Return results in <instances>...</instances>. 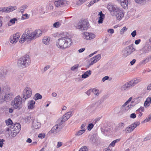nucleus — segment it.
<instances>
[{
  "instance_id": "1",
  "label": "nucleus",
  "mask_w": 151,
  "mask_h": 151,
  "mask_svg": "<svg viewBox=\"0 0 151 151\" xmlns=\"http://www.w3.org/2000/svg\"><path fill=\"white\" fill-rule=\"evenodd\" d=\"M71 114V112H68L60 118L57 121V124L52 128L50 132L52 133L58 132L61 129L60 126L70 117Z\"/></svg>"
},
{
  "instance_id": "2",
  "label": "nucleus",
  "mask_w": 151,
  "mask_h": 151,
  "mask_svg": "<svg viewBox=\"0 0 151 151\" xmlns=\"http://www.w3.org/2000/svg\"><path fill=\"white\" fill-rule=\"evenodd\" d=\"M71 39L66 36L58 39L56 42V46L59 48L64 50L69 47L71 44Z\"/></svg>"
},
{
  "instance_id": "3",
  "label": "nucleus",
  "mask_w": 151,
  "mask_h": 151,
  "mask_svg": "<svg viewBox=\"0 0 151 151\" xmlns=\"http://www.w3.org/2000/svg\"><path fill=\"white\" fill-rule=\"evenodd\" d=\"M30 62L29 56L25 55L19 59L18 61V65L19 67L24 68L28 66Z\"/></svg>"
},
{
  "instance_id": "4",
  "label": "nucleus",
  "mask_w": 151,
  "mask_h": 151,
  "mask_svg": "<svg viewBox=\"0 0 151 151\" xmlns=\"http://www.w3.org/2000/svg\"><path fill=\"white\" fill-rule=\"evenodd\" d=\"M21 127L19 123L15 124L10 126L7 129V131L11 133V135L13 137H15L19 132Z\"/></svg>"
},
{
  "instance_id": "5",
  "label": "nucleus",
  "mask_w": 151,
  "mask_h": 151,
  "mask_svg": "<svg viewBox=\"0 0 151 151\" xmlns=\"http://www.w3.org/2000/svg\"><path fill=\"white\" fill-rule=\"evenodd\" d=\"M23 99L19 96H17L11 102V104L14 109L19 110L23 106Z\"/></svg>"
},
{
  "instance_id": "6",
  "label": "nucleus",
  "mask_w": 151,
  "mask_h": 151,
  "mask_svg": "<svg viewBox=\"0 0 151 151\" xmlns=\"http://www.w3.org/2000/svg\"><path fill=\"white\" fill-rule=\"evenodd\" d=\"M34 36L33 32L30 31L29 29H27L20 38L19 42L21 43H23L27 39L29 40L34 39Z\"/></svg>"
},
{
  "instance_id": "7",
  "label": "nucleus",
  "mask_w": 151,
  "mask_h": 151,
  "mask_svg": "<svg viewBox=\"0 0 151 151\" xmlns=\"http://www.w3.org/2000/svg\"><path fill=\"white\" fill-rule=\"evenodd\" d=\"M89 23L85 19L81 20L79 22L76 27L80 30H86L89 27Z\"/></svg>"
},
{
  "instance_id": "8",
  "label": "nucleus",
  "mask_w": 151,
  "mask_h": 151,
  "mask_svg": "<svg viewBox=\"0 0 151 151\" xmlns=\"http://www.w3.org/2000/svg\"><path fill=\"white\" fill-rule=\"evenodd\" d=\"M134 49L131 45L126 47L122 51V55L124 58H125L132 52Z\"/></svg>"
},
{
  "instance_id": "9",
  "label": "nucleus",
  "mask_w": 151,
  "mask_h": 151,
  "mask_svg": "<svg viewBox=\"0 0 151 151\" xmlns=\"http://www.w3.org/2000/svg\"><path fill=\"white\" fill-rule=\"evenodd\" d=\"M32 94L31 89L29 87H26L23 91L22 93V99L23 101L29 98Z\"/></svg>"
},
{
  "instance_id": "10",
  "label": "nucleus",
  "mask_w": 151,
  "mask_h": 151,
  "mask_svg": "<svg viewBox=\"0 0 151 151\" xmlns=\"http://www.w3.org/2000/svg\"><path fill=\"white\" fill-rule=\"evenodd\" d=\"M107 8L112 16H114L115 13L120 9L116 5L113 4H108L107 6Z\"/></svg>"
},
{
  "instance_id": "11",
  "label": "nucleus",
  "mask_w": 151,
  "mask_h": 151,
  "mask_svg": "<svg viewBox=\"0 0 151 151\" xmlns=\"http://www.w3.org/2000/svg\"><path fill=\"white\" fill-rule=\"evenodd\" d=\"M101 58V55L100 54H98L94 57L91 58L90 60V62L87 67H89L91 65H93L97 61H98Z\"/></svg>"
},
{
  "instance_id": "12",
  "label": "nucleus",
  "mask_w": 151,
  "mask_h": 151,
  "mask_svg": "<svg viewBox=\"0 0 151 151\" xmlns=\"http://www.w3.org/2000/svg\"><path fill=\"white\" fill-rule=\"evenodd\" d=\"M132 107V105L129 104L125 103L121 107L120 112L123 113L126 112Z\"/></svg>"
},
{
  "instance_id": "13",
  "label": "nucleus",
  "mask_w": 151,
  "mask_h": 151,
  "mask_svg": "<svg viewBox=\"0 0 151 151\" xmlns=\"http://www.w3.org/2000/svg\"><path fill=\"white\" fill-rule=\"evenodd\" d=\"M55 6L58 7H62L66 6L68 4L67 2L64 0H58L55 2Z\"/></svg>"
},
{
  "instance_id": "14",
  "label": "nucleus",
  "mask_w": 151,
  "mask_h": 151,
  "mask_svg": "<svg viewBox=\"0 0 151 151\" xmlns=\"http://www.w3.org/2000/svg\"><path fill=\"white\" fill-rule=\"evenodd\" d=\"M95 37V35L92 33L86 32L83 33V38L87 40L93 39Z\"/></svg>"
},
{
  "instance_id": "15",
  "label": "nucleus",
  "mask_w": 151,
  "mask_h": 151,
  "mask_svg": "<svg viewBox=\"0 0 151 151\" xmlns=\"http://www.w3.org/2000/svg\"><path fill=\"white\" fill-rule=\"evenodd\" d=\"M129 0H117V1L124 9H127L128 7V4Z\"/></svg>"
},
{
  "instance_id": "16",
  "label": "nucleus",
  "mask_w": 151,
  "mask_h": 151,
  "mask_svg": "<svg viewBox=\"0 0 151 151\" xmlns=\"http://www.w3.org/2000/svg\"><path fill=\"white\" fill-rule=\"evenodd\" d=\"M19 33H17L13 35L10 38V42L12 44H15L18 40L20 37Z\"/></svg>"
},
{
  "instance_id": "17",
  "label": "nucleus",
  "mask_w": 151,
  "mask_h": 151,
  "mask_svg": "<svg viewBox=\"0 0 151 151\" xmlns=\"http://www.w3.org/2000/svg\"><path fill=\"white\" fill-rule=\"evenodd\" d=\"M124 14L123 11L120 9L115 13L114 16H116L117 19L120 20L123 17Z\"/></svg>"
},
{
  "instance_id": "18",
  "label": "nucleus",
  "mask_w": 151,
  "mask_h": 151,
  "mask_svg": "<svg viewBox=\"0 0 151 151\" xmlns=\"http://www.w3.org/2000/svg\"><path fill=\"white\" fill-rule=\"evenodd\" d=\"M32 125L34 128L37 129L40 127L41 124L37 119H34L32 121Z\"/></svg>"
},
{
  "instance_id": "19",
  "label": "nucleus",
  "mask_w": 151,
  "mask_h": 151,
  "mask_svg": "<svg viewBox=\"0 0 151 151\" xmlns=\"http://www.w3.org/2000/svg\"><path fill=\"white\" fill-rule=\"evenodd\" d=\"M132 87L129 81L126 83L122 85L121 87V90L124 91L128 90Z\"/></svg>"
},
{
  "instance_id": "20",
  "label": "nucleus",
  "mask_w": 151,
  "mask_h": 151,
  "mask_svg": "<svg viewBox=\"0 0 151 151\" xmlns=\"http://www.w3.org/2000/svg\"><path fill=\"white\" fill-rule=\"evenodd\" d=\"M141 81L142 79L141 78H135L133 80H131L130 81V83H131L132 87H133Z\"/></svg>"
},
{
  "instance_id": "21",
  "label": "nucleus",
  "mask_w": 151,
  "mask_h": 151,
  "mask_svg": "<svg viewBox=\"0 0 151 151\" xmlns=\"http://www.w3.org/2000/svg\"><path fill=\"white\" fill-rule=\"evenodd\" d=\"M35 101L33 100L29 101L28 102V108L29 109H32L35 107Z\"/></svg>"
},
{
  "instance_id": "22",
  "label": "nucleus",
  "mask_w": 151,
  "mask_h": 151,
  "mask_svg": "<svg viewBox=\"0 0 151 151\" xmlns=\"http://www.w3.org/2000/svg\"><path fill=\"white\" fill-rule=\"evenodd\" d=\"M125 126V124L122 122H120L116 126L115 128V130L116 131H119V130L122 129Z\"/></svg>"
},
{
  "instance_id": "23",
  "label": "nucleus",
  "mask_w": 151,
  "mask_h": 151,
  "mask_svg": "<svg viewBox=\"0 0 151 151\" xmlns=\"http://www.w3.org/2000/svg\"><path fill=\"white\" fill-rule=\"evenodd\" d=\"M98 15L100 16L98 22L99 24L102 23L103 22V19L105 18V15L102 13L101 11L100 12H99Z\"/></svg>"
},
{
  "instance_id": "24",
  "label": "nucleus",
  "mask_w": 151,
  "mask_h": 151,
  "mask_svg": "<svg viewBox=\"0 0 151 151\" xmlns=\"http://www.w3.org/2000/svg\"><path fill=\"white\" fill-rule=\"evenodd\" d=\"M33 34H34L35 39L37 37H39L41 35L42 31L40 29H37L35 30L33 32Z\"/></svg>"
},
{
  "instance_id": "25",
  "label": "nucleus",
  "mask_w": 151,
  "mask_h": 151,
  "mask_svg": "<svg viewBox=\"0 0 151 151\" xmlns=\"http://www.w3.org/2000/svg\"><path fill=\"white\" fill-rule=\"evenodd\" d=\"M12 94L10 92L6 94L4 96V99L5 101L11 100L12 98Z\"/></svg>"
},
{
  "instance_id": "26",
  "label": "nucleus",
  "mask_w": 151,
  "mask_h": 151,
  "mask_svg": "<svg viewBox=\"0 0 151 151\" xmlns=\"http://www.w3.org/2000/svg\"><path fill=\"white\" fill-rule=\"evenodd\" d=\"M151 103V98L148 97L144 103V106L146 107H147Z\"/></svg>"
},
{
  "instance_id": "27",
  "label": "nucleus",
  "mask_w": 151,
  "mask_h": 151,
  "mask_svg": "<svg viewBox=\"0 0 151 151\" xmlns=\"http://www.w3.org/2000/svg\"><path fill=\"white\" fill-rule=\"evenodd\" d=\"M43 43L45 45H48L50 42V39L47 36L44 37L42 40Z\"/></svg>"
},
{
  "instance_id": "28",
  "label": "nucleus",
  "mask_w": 151,
  "mask_h": 151,
  "mask_svg": "<svg viewBox=\"0 0 151 151\" xmlns=\"http://www.w3.org/2000/svg\"><path fill=\"white\" fill-rule=\"evenodd\" d=\"M91 74V71L90 70L87 71L82 75V78H86L88 77Z\"/></svg>"
},
{
  "instance_id": "29",
  "label": "nucleus",
  "mask_w": 151,
  "mask_h": 151,
  "mask_svg": "<svg viewBox=\"0 0 151 151\" xmlns=\"http://www.w3.org/2000/svg\"><path fill=\"white\" fill-rule=\"evenodd\" d=\"M139 124L140 122H134L130 126L133 130L135 128L139 126Z\"/></svg>"
},
{
  "instance_id": "30",
  "label": "nucleus",
  "mask_w": 151,
  "mask_h": 151,
  "mask_svg": "<svg viewBox=\"0 0 151 151\" xmlns=\"http://www.w3.org/2000/svg\"><path fill=\"white\" fill-rule=\"evenodd\" d=\"M17 21V19L16 18L12 19H10L9 22L8 23V25L9 26H10L12 25V24H14L15 22Z\"/></svg>"
},
{
  "instance_id": "31",
  "label": "nucleus",
  "mask_w": 151,
  "mask_h": 151,
  "mask_svg": "<svg viewBox=\"0 0 151 151\" xmlns=\"http://www.w3.org/2000/svg\"><path fill=\"white\" fill-rule=\"evenodd\" d=\"M7 8V12H12L17 9L16 6H9L6 7Z\"/></svg>"
},
{
  "instance_id": "32",
  "label": "nucleus",
  "mask_w": 151,
  "mask_h": 151,
  "mask_svg": "<svg viewBox=\"0 0 151 151\" xmlns=\"http://www.w3.org/2000/svg\"><path fill=\"white\" fill-rule=\"evenodd\" d=\"M46 8L47 12H49L50 11H51L53 9V5L50 4H48L47 5Z\"/></svg>"
},
{
  "instance_id": "33",
  "label": "nucleus",
  "mask_w": 151,
  "mask_h": 151,
  "mask_svg": "<svg viewBox=\"0 0 151 151\" xmlns=\"http://www.w3.org/2000/svg\"><path fill=\"white\" fill-rule=\"evenodd\" d=\"M86 131V129H81L77 132L75 134V135L76 136H79L81 135L84 133Z\"/></svg>"
},
{
  "instance_id": "34",
  "label": "nucleus",
  "mask_w": 151,
  "mask_h": 151,
  "mask_svg": "<svg viewBox=\"0 0 151 151\" xmlns=\"http://www.w3.org/2000/svg\"><path fill=\"white\" fill-rule=\"evenodd\" d=\"M42 98V96L40 95L39 93H37L35 94V96L34 99L35 100H37L38 99H41Z\"/></svg>"
},
{
  "instance_id": "35",
  "label": "nucleus",
  "mask_w": 151,
  "mask_h": 151,
  "mask_svg": "<svg viewBox=\"0 0 151 151\" xmlns=\"http://www.w3.org/2000/svg\"><path fill=\"white\" fill-rule=\"evenodd\" d=\"M133 130V129H132L130 125L126 127L125 129V131L127 133H129L131 132Z\"/></svg>"
},
{
  "instance_id": "36",
  "label": "nucleus",
  "mask_w": 151,
  "mask_h": 151,
  "mask_svg": "<svg viewBox=\"0 0 151 151\" xmlns=\"http://www.w3.org/2000/svg\"><path fill=\"white\" fill-rule=\"evenodd\" d=\"M120 140V139H118L115 140H114L113 142H112L110 144V146H111L112 147H114L115 144L119 142Z\"/></svg>"
},
{
  "instance_id": "37",
  "label": "nucleus",
  "mask_w": 151,
  "mask_h": 151,
  "mask_svg": "<svg viewBox=\"0 0 151 151\" xmlns=\"http://www.w3.org/2000/svg\"><path fill=\"white\" fill-rule=\"evenodd\" d=\"M7 71L6 70H1L0 73V76L2 77L6 75L7 73Z\"/></svg>"
},
{
  "instance_id": "38",
  "label": "nucleus",
  "mask_w": 151,
  "mask_h": 151,
  "mask_svg": "<svg viewBox=\"0 0 151 151\" xmlns=\"http://www.w3.org/2000/svg\"><path fill=\"white\" fill-rule=\"evenodd\" d=\"M27 6L26 5H24L22 6L20 8V10L21 12L23 13L24 12V10L27 8Z\"/></svg>"
},
{
  "instance_id": "39",
  "label": "nucleus",
  "mask_w": 151,
  "mask_h": 151,
  "mask_svg": "<svg viewBox=\"0 0 151 151\" xmlns=\"http://www.w3.org/2000/svg\"><path fill=\"white\" fill-rule=\"evenodd\" d=\"M92 92L96 95L98 96L99 93V91L96 88H93L92 90Z\"/></svg>"
},
{
  "instance_id": "40",
  "label": "nucleus",
  "mask_w": 151,
  "mask_h": 151,
  "mask_svg": "<svg viewBox=\"0 0 151 151\" xmlns=\"http://www.w3.org/2000/svg\"><path fill=\"white\" fill-rule=\"evenodd\" d=\"M61 24L58 22H56L53 24V26L54 27L58 28L59 27Z\"/></svg>"
},
{
  "instance_id": "41",
  "label": "nucleus",
  "mask_w": 151,
  "mask_h": 151,
  "mask_svg": "<svg viewBox=\"0 0 151 151\" xmlns=\"http://www.w3.org/2000/svg\"><path fill=\"white\" fill-rule=\"evenodd\" d=\"M5 122L7 125H9L13 124L12 121L10 119H8L6 120Z\"/></svg>"
},
{
  "instance_id": "42",
  "label": "nucleus",
  "mask_w": 151,
  "mask_h": 151,
  "mask_svg": "<svg viewBox=\"0 0 151 151\" xmlns=\"http://www.w3.org/2000/svg\"><path fill=\"white\" fill-rule=\"evenodd\" d=\"M7 8L6 7L0 8V13L3 12H7Z\"/></svg>"
},
{
  "instance_id": "43",
  "label": "nucleus",
  "mask_w": 151,
  "mask_h": 151,
  "mask_svg": "<svg viewBox=\"0 0 151 151\" xmlns=\"http://www.w3.org/2000/svg\"><path fill=\"white\" fill-rule=\"evenodd\" d=\"M86 1L87 0H79L77 2L76 4L78 5H81Z\"/></svg>"
},
{
  "instance_id": "44",
  "label": "nucleus",
  "mask_w": 151,
  "mask_h": 151,
  "mask_svg": "<svg viewBox=\"0 0 151 151\" xmlns=\"http://www.w3.org/2000/svg\"><path fill=\"white\" fill-rule=\"evenodd\" d=\"M149 58H146L145 59L143 60L140 63L141 64H144L149 61Z\"/></svg>"
},
{
  "instance_id": "45",
  "label": "nucleus",
  "mask_w": 151,
  "mask_h": 151,
  "mask_svg": "<svg viewBox=\"0 0 151 151\" xmlns=\"http://www.w3.org/2000/svg\"><path fill=\"white\" fill-rule=\"evenodd\" d=\"M127 30V29L125 27H124L120 30V33L121 34H123L124 32L126 31Z\"/></svg>"
},
{
  "instance_id": "46",
  "label": "nucleus",
  "mask_w": 151,
  "mask_h": 151,
  "mask_svg": "<svg viewBox=\"0 0 151 151\" xmlns=\"http://www.w3.org/2000/svg\"><path fill=\"white\" fill-rule=\"evenodd\" d=\"M88 149L86 147L83 146L82 147L79 151H88Z\"/></svg>"
},
{
  "instance_id": "47",
  "label": "nucleus",
  "mask_w": 151,
  "mask_h": 151,
  "mask_svg": "<svg viewBox=\"0 0 151 151\" xmlns=\"http://www.w3.org/2000/svg\"><path fill=\"white\" fill-rule=\"evenodd\" d=\"M94 125L92 123L89 124L88 126V129L89 130H91L93 128Z\"/></svg>"
},
{
  "instance_id": "48",
  "label": "nucleus",
  "mask_w": 151,
  "mask_h": 151,
  "mask_svg": "<svg viewBox=\"0 0 151 151\" xmlns=\"http://www.w3.org/2000/svg\"><path fill=\"white\" fill-rule=\"evenodd\" d=\"M144 110V107H141L139 108L138 109L136 110V112H143Z\"/></svg>"
},
{
  "instance_id": "49",
  "label": "nucleus",
  "mask_w": 151,
  "mask_h": 151,
  "mask_svg": "<svg viewBox=\"0 0 151 151\" xmlns=\"http://www.w3.org/2000/svg\"><path fill=\"white\" fill-rule=\"evenodd\" d=\"M78 67V65H74L73 66L71 67V70L72 71H74L76 70L77 69Z\"/></svg>"
},
{
  "instance_id": "50",
  "label": "nucleus",
  "mask_w": 151,
  "mask_h": 151,
  "mask_svg": "<svg viewBox=\"0 0 151 151\" xmlns=\"http://www.w3.org/2000/svg\"><path fill=\"white\" fill-rule=\"evenodd\" d=\"M147 0H134L135 2L137 3L141 4L145 1Z\"/></svg>"
},
{
  "instance_id": "51",
  "label": "nucleus",
  "mask_w": 151,
  "mask_h": 151,
  "mask_svg": "<svg viewBox=\"0 0 151 151\" xmlns=\"http://www.w3.org/2000/svg\"><path fill=\"white\" fill-rule=\"evenodd\" d=\"M95 3V1H94V0H92L90 2L89 4L88 5V7H90L91 6L93 5Z\"/></svg>"
},
{
  "instance_id": "52",
  "label": "nucleus",
  "mask_w": 151,
  "mask_h": 151,
  "mask_svg": "<svg viewBox=\"0 0 151 151\" xmlns=\"http://www.w3.org/2000/svg\"><path fill=\"white\" fill-rule=\"evenodd\" d=\"M45 134H40L38 136L39 138H40L43 139L45 137Z\"/></svg>"
},
{
  "instance_id": "53",
  "label": "nucleus",
  "mask_w": 151,
  "mask_h": 151,
  "mask_svg": "<svg viewBox=\"0 0 151 151\" xmlns=\"http://www.w3.org/2000/svg\"><path fill=\"white\" fill-rule=\"evenodd\" d=\"M137 35V32L136 30H134L131 33V35L132 36V37H135V36Z\"/></svg>"
},
{
  "instance_id": "54",
  "label": "nucleus",
  "mask_w": 151,
  "mask_h": 151,
  "mask_svg": "<svg viewBox=\"0 0 151 151\" xmlns=\"http://www.w3.org/2000/svg\"><path fill=\"white\" fill-rule=\"evenodd\" d=\"M109 78V77L108 76H106L103 78L102 81L104 82L105 81L108 80Z\"/></svg>"
},
{
  "instance_id": "55",
  "label": "nucleus",
  "mask_w": 151,
  "mask_h": 151,
  "mask_svg": "<svg viewBox=\"0 0 151 151\" xmlns=\"http://www.w3.org/2000/svg\"><path fill=\"white\" fill-rule=\"evenodd\" d=\"M90 140L91 143L93 144H94L96 142V139L94 137H92L90 139Z\"/></svg>"
},
{
  "instance_id": "56",
  "label": "nucleus",
  "mask_w": 151,
  "mask_h": 151,
  "mask_svg": "<svg viewBox=\"0 0 151 151\" xmlns=\"http://www.w3.org/2000/svg\"><path fill=\"white\" fill-rule=\"evenodd\" d=\"M86 125V124L85 123H83L81 127V129H85L84 127Z\"/></svg>"
},
{
  "instance_id": "57",
  "label": "nucleus",
  "mask_w": 151,
  "mask_h": 151,
  "mask_svg": "<svg viewBox=\"0 0 151 151\" xmlns=\"http://www.w3.org/2000/svg\"><path fill=\"white\" fill-rule=\"evenodd\" d=\"M107 32L111 34H113L114 33V31L113 29H108Z\"/></svg>"
},
{
  "instance_id": "58",
  "label": "nucleus",
  "mask_w": 151,
  "mask_h": 151,
  "mask_svg": "<svg viewBox=\"0 0 151 151\" xmlns=\"http://www.w3.org/2000/svg\"><path fill=\"white\" fill-rule=\"evenodd\" d=\"M130 117L134 119L136 117V115L135 113H132L131 114Z\"/></svg>"
},
{
  "instance_id": "59",
  "label": "nucleus",
  "mask_w": 151,
  "mask_h": 151,
  "mask_svg": "<svg viewBox=\"0 0 151 151\" xmlns=\"http://www.w3.org/2000/svg\"><path fill=\"white\" fill-rule=\"evenodd\" d=\"M62 142H58L57 145V148H59L61 147L62 145Z\"/></svg>"
},
{
  "instance_id": "60",
  "label": "nucleus",
  "mask_w": 151,
  "mask_h": 151,
  "mask_svg": "<svg viewBox=\"0 0 151 151\" xmlns=\"http://www.w3.org/2000/svg\"><path fill=\"white\" fill-rule=\"evenodd\" d=\"M150 139V137L149 136H147L145 137L144 139V141H147V140H149Z\"/></svg>"
},
{
  "instance_id": "61",
  "label": "nucleus",
  "mask_w": 151,
  "mask_h": 151,
  "mask_svg": "<svg viewBox=\"0 0 151 151\" xmlns=\"http://www.w3.org/2000/svg\"><path fill=\"white\" fill-rule=\"evenodd\" d=\"M136 60L135 59H133L132 61L130 62V64L131 65H132L135 63Z\"/></svg>"
},
{
  "instance_id": "62",
  "label": "nucleus",
  "mask_w": 151,
  "mask_h": 151,
  "mask_svg": "<svg viewBox=\"0 0 151 151\" xmlns=\"http://www.w3.org/2000/svg\"><path fill=\"white\" fill-rule=\"evenodd\" d=\"M140 41L141 40L140 39L136 40L135 41L134 43L136 45H138Z\"/></svg>"
},
{
  "instance_id": "63",
  "label": "nucleus",
  "mask_w": 151,
  "mask_h": 151,
  "mask_svg": "<svg viewBox=\"0 0 151 151\" xmlns=\"http://www.w3.org/2000/svg\"><path fill=\"white\" fill-rule=\"evenodd\" d=\"M28 17V15L27 14H25L23 15V16L22 17V18H23L24 19H27Z\"/></svg>"
},
{
  "instance_id": "64",
  "label": "nucleus",
  "mask_w": 151,
  "mask_h": 151,
  "mask_svg": "<svg viewBox=\"0 0 151 151\" xmlns=\"http://www.w3.org/2000/svg\"><path fill=\"white\" fill-rule=\"evenodd\" d=\"M150 120H151V114L149 115L147 119V122H148Z\"/></svg>"
}]
</instances>
